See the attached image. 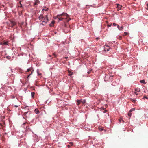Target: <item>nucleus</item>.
Wrapping results in <instances>:
<instances>
[{
  "label": "nucleus",
  "instance_id": "obj_1",
  "mask_svg": "<svg viewBox=\"0 0 148 148\" xmlns=\"http://www.w3.org/2000/svg\"><path fill=\"white\" fill-rule=\"evenodd\" d=\"M38 18L40 22V23L43 25H45L48 22L49 19L47 15H43L42 14H41L39 16Z\"/></svg>",
  "mask_w": 148,
  "mask_h": 148
},
{
  "label": "nucleus",
  "instance_id": "obj_2",
  "mask_svg": "<svg viewBox=\"0 0 148 148\" xmlns=\"http://www.w3.org/2000/svg\"><path fill=\"white\" fill-rule=\"evenodd\" d=\"M69 17V15L66 13H62L61 14L58 15L55 17V19L58 18L59 21H62L64 19H66Z\"/></svg>",
  "mask_w": 148,
  "mask_h": 148
},
{
  "label": "nucleus",
  "instance_id": "obj_3",
  "mask_svg": "<svg viewBox=\"0 0 148 148\" xmlns=\"http://www.w3.org/2000/svg\"><path fill=\"white\" fill-rule=\"evenodd\" d=\"M15 24L16 23L14 21H10V23L9 24V26L10 27H13L15 25Z\"/></svg>",
  "mask_w": 148,
  "mask_h": 148
},
{
  "label": "nucleus",
  "instance_id": "obj_4",
  "mask_svg": "<svg viewBox=\"0 0 148 148\" xmlns=\"http://www.w3.org/2000/svg\"><path fill=\"white\" fill-rule=\"evenodd\" d=\"M110 48L108 45H106L104 46V51H108L109 50Z\"/></svg>",
  "mask_w": 148,
  "mask_h": 148
},
{
  "label": "nucleus",
  "instance_id": "obj_5",
  "mask_svg": "<svg viewBox=\"0 0 148 148\" xmlns=\"http://www.w3.org/2000/svg\"><path fill=\"white\" fill-rule=\"evenodd\" d=\"M34 0V6H35L36 5H37L38 4L40 3V1L39 0Z\"/></svg>",
  "mask_w": 148,
  "mask_h": 148
},
{
  "label": "nucleus",
  "instance_id": "obj_6",
  "mask_svg": "<svg viewBox=\"0 0 148 148\" xmlns=\"http://www.w3.org/2000/svg\"><path fill=\"white\" fill-rule=\"evenodd\" d=\"M117 6L116 7V8L117 9V10L118 11L119 10L121 9V6L119 4H117Z\"/></svg>",
  "mask_w": 148,
  "mask_h": 148
},
{
  "label": "nucleus",
  "instance_id": "obj_7",
  "mask_svg": "<svg viewBox=\"0 0 148 148\" xmlns=\"http://www.w3.org/2000/svg\"><path fill=\"white\" fill-rule=\"evenodd\" d=\"M55 23V21H52V22H51V23L49 24V26H51V27L53 26L54 25Z\"/></svg>",
  "mask_w": 148,
  "mask_h": 148
},
{
  "label": "nucleus",
  "instance_id": "obj_8",
  "mask_svg": "<svg viewBox=\"0 0 148 148\" xmlns=\"http://www.w3.org/2000/svg\"><path fill=\"white\" fill-rule=\"evenodd\" d=\"M135 91L136 92H139L140 91V89L139 88H137L135 89Z\"/></svg>",
  "mask_w": 148,
  "mask_h": 148
},
{
  "label": "nucleus",
  "instance_id": "obj_9",
  "mask_svg": "<svg viewBox=\"0 0 148 148\" xmlns=\"http://www.w3.org/2000/svg\"><path fill=\"white\" fill-rule=\"evenodd\" d=\"M8 42H4V41L1 44L4 45H8Z\"/></svg>",
  "mask_w": 148,
  "mask_h": 148
},
{
  "label": "nucleus",
  "instance_id": "obj_10",
  "mask_svg": "<svg viewBox=\"0 0 148 148\" xmlns=\"http://www.w3.org/2000/svg\"><path fill=\"white\" fill-rule=\"evenodd\" d=\"M77 105H79V104H80L81 102V100H77Z\"/></svg>",
  "mask_w": 148,
  "mask_h": 148
},
{
  "label": "nucleus",
  "instance_id": "obj_11",
  "mask_svg": "<svg viewBox=\"0 0 148 148\" xmlns=\"http://www.w3.org/2000/svg\"><path fill=\"white\" fill-rule=\"evenodd\" d=\"M32 68H30L27 69V72H29V71H33V70L32 71Z\"/></svg>",
  "mask_w": 148,
  "mask_h": 148
},
{
  "label": "nucleus",
  "instance_id": "obj_12",
  "mask_svg": "<svg viewBox=\"0 0 148 148\" xmlns=\"http://www.w3.org/2000/svg\"><path fill=\"white\" fill-rule=\"evenodd\" d=\"M34 112L36 114H38L39 112V111L37 109H36L34 110Z\"/></svg>",
  "mask_w": 148,
  "mask_h": 148
},
{
  "label": "nucleus",
  "instance_id": "obj_13",
  "mask_svg": "<svg viewBox=\"0 0 148 148\" xmlns=\"http://www.w3.org/2000/svg\"><path fill=\"white\" fill-rule=\"evenodd\" d=\"M35 95V93L34 92H31V95L32 98L34 97V96Z\"/></svg>",
  "mask_w": 148,
  "mask_h": 148
},
{
  "label": "nucleus",
  "instance_id": "obj_14",
  "mask_svg": "<svg viewBox=\"0 0 148 148\" xmlns=\"http://www.w3.org/2000/svg\"><path fill=\"white\" fill-rule=\"evenodd\" d=\"M131 113V112H130V111L128 113V115L129 116L131 117V114H132Z\"/></svg>",
  "mask_w": 148,
  "mask_h": 148
},
{
  "label": "nucleus",
  "instance_id": "obj_15",
  "mask_svg": "<svg viewBox=\"0 0 148 148\" xmlns=\"http://www.w3.org/2000/svg\"><path fill=\"white\" fill-rule=\"evenodd\" d=\"M68 73H69V76H71V75H72V73L70 71H68Z\"/></svg>",
  "mask_w": 148,
  "mask_h": 148
},
{
  "label": "nucleus",
  "instance_id": "obj_16",
  "mask_svg": "<svg viewBox=\"0 0 148 148\" xmlns=\"http://www.w3.org/2000/svg\"><path fill=\"white\" fill-rule=\"evenodd\" d=\"M131 101H132V102H133L134 103H135L136 101V100H135V99H131Z\"/></svg>",
  "mask_w": 148,
  "mask_h": 148
},
{
  "label": "nucleus",
  "instance_id": "obj_17",
  "mask_svg": "<svg viewBox=\"0 0 148 148\" xmlns=\"http://www.w3.org/2000/svg\"><path fill=\"white\" fill-rule=\"evenodd\" d=\"M81 102H82V103L83 104H84L85 103H86V100H83V101H82V100H81Z\"/></svg>",
  "mask_w": 148,
  "mask_h": 148
},
{
  "label": "nucleus",
  "instance_id": "obj_18",
  "mask_svg": "<svg viewBox=\"0 0 148 148\" xmlns=\"http://www.w3.org/2000/svg\"><path fill=\"white\" fill-rule=\"evenodd\" d=\"M140 82L141 83H144V84L145 83V82L144 80H140Z\"/></svg>",
  "mask_w": 148,
  "mask_h": 148
},
{
  "label": "nucleus",
  "instance_id": "obj_19",
  "mask_svg": "<svg viewBox=\"0 0 148 148\" xmlns=\"http://www.w3.org/2000/svg\"><path fill=\"white\" fill-rule=\"evenodd\" d=\"M135 110V108H133L131 109L130 110V112H132V111H134Z\"/></svg>",
  "mask_w": 148,
  "mask_h": 148
},
{
  "label": "nucleus",
  "instance_id": "obj_20",
  "mask_svg": "<svg viewBox=\"0 0 148 148\" xmlns=\"http://www.w3.org/2000/svg\"><path fill=\"white\" fill-rule=\"evenodd\" d=\"M124 34H124L123 35V36H125L126 35H127L128 34V33H127L126 32H124Z\"/></svg>",
  "mask_w": 148,
  "mask_h": 148
},
{
  "label": "nucleus",
  "instance_id": "obj_21",
  "mask_svg": "<svg viewBox=\"0 0 148 148\" xmlns=\"http://www.w3.org/2000/svg\"><path fill=\"white\" fill-rule=\"evenodd\" d=\"M33 71H31V73H30V74H29V75L27 77V78H28L29 77V76L32 74V73H33Z\"/></svg>",
  "mask_w": 148,
  "mask_h": 148
},
{
  "label": "nucleus",
  "instance_id": "obj_22",
  "mask_svg": "<svg viewBox=\"0 0 148 148\" xmlns=\"http://www.w3.org/2000/svg\"><path fill=\"white\" fill-rule=\"evenodd\" d=\"M92 71V69H90L89 70L88 72H87V73L88 74L90 73L91 72V71Z\"/></svg>",
  "mask_w": 148,
  "mask_h": 148
},
{
  "label": "nucleus",
  "instance_id": "obj_23",
  "mask_svg": "<svg viewBox=\"0 0 148 148\" xmlns=\"http://www.w3.org/2000/svg\"><path fill=\"white\" fill-rule=\"evenodd\" d=\"M117 28H118V29L119 30H121V29H120V26H119V25H117Z\"/></svg>",
  "mask_w": 148,
  "mask_h": 148
},
{
  "label": "nucleus",
  "instance_id": "obj_24",
  "mask_svg": "<svg viewBox=\"0 0 148 148\" xmlns=\"http://www.w3.org/2000/svg\"><path fill=\"white\" fill-rule=\"evenodd\" d=\"M48 10V9H43L42 10V11H47Z\"/></svg>",
  "mask_w": 148,
  "mask_h": 148
},
{
  "label": "nucleus",
  "instance_id": "obj_25",
  "mask_svg": "<svg viewBox=\"0 0 148 148\" xmlns=\"http://www.w3.org/2000/svg\"><path fill=\"white\" fill-rule=\"evenodd\" d=\"M122 120V119L121 118H120L119 119V122H121Z\"/></svg>",
  "mask_w": 148,
  "mask_h": 148
},
{
  "label": "nucleus",
  "instance_id": "obj_26",
  "mask_svg": "<svg viewBox=\"0 0 148 148\" xmlns=\"http://www.w3.org/2000/svg\"><path fill=\"white\" fill-rule=\"evenodd\" d=\"M122 36H119V40H121L122 39Z\"/></svg>",
  "mask_w": 148,
  "mask_h": 148
},
{
  "label": "nucleus",
  "instance_id": "obj_27",
  "mask_svg": "<svg viewBox=\"0 0 148 148\" xmlns=\"http://www.w3.org/2000/svg\"><path fill=\"white\" fill-rule=\"evenodd\" d=\"M28 113V112H25V113H24V115H26Z\"/></svg>",
  "mask_w": 148,
  "mask_h": 148
},
{
  "label": "nucleus",
  "instance_id": "obj_28",
  "mask_svg": "<svg viewBox=\"0 0 148 148\" xmlns=\"http://www.w3.org/2000/svg\"><path fill=\"white\" fill-rule=\"evenodd\" d=\"M70 145H73V142H70Z\"/></svg>",
  "mask_w": 148,
  "mask_h": 148
},
{
  "label": "nucleus",
  "instance_id": "obj_29",
  "mask_svg": "<svg viewBox=\"0 0 148 148\" xmlns=\"http://www.w3.org/2000/svg\"><path fill=\"white\" fill-rule=\"evenodd\" d=\"M113 25L114 26H116V25H117L116 23H113Z\"/></svg>",
  "mask_w": 148,
  "mask_h": 148
},
{
  "label": "nucleus",
  "instance_id": "obj_30",
  "mask_svg": "<svg viewBox=\"0 0 148 148\" xmlns=\"http://www.w3.org/2000/svg\"><path fill=\"white\" fill-rule=\"evenodd\" d=\"M123 26H121V27H120V29H121V30L123 29Z\"/></svg>",
  "mask_w": 148,
  "mask_h": 148
},
{
  "label": "nucleus",
  "instance_id": "obj_31",
  "mask_svg": "<svg viewBox=\"0 0 148 148\" xmlns=\"http://www.w3.org/2000/svg\"><path fill=\"white\" fill-rule=\"evenodd\" d=\"M53 54L55 57H56V54L55 53H53Z\"/></svg>",
  "mask_w": 148,
  "mask_h": 148
},
{
  "label": "nucleus",
  "instance_id": "obj_32",
  "mask_svg": "<svg viewBox=\"0 0 148 148\" xmlns=\"http://www.w3.org/2000/svg\"><path fill=\"white\" fill-rule=\"evenodd\" d=\"M147 8H146V9L148 10V3L147 4Z\"/></svg>",
  "mask_w": 148,
  "mask_h": 148
},
{
  "label": "nucleus",
  "instance_id": "obj_33",
  "mask_svg": "<svg viewBox=\"0 0 148 148\" xmlns=\"http://www.w3.org/2000/svg\"><path fill=\"white\" fill-rule=\"evenodd\" d=\"M134 93H135V94H136V95H138V94L137 93V92H135Z\"/></svg>",
  "mask_w": 148,
  "mask_h": 148
},
{
  "label": "nucleus",
  "instance_id": "obj_34",
  "mask_svg": "<svg viewBox=\"0 0 148 148\" xmlns=\"http://www.w3.org/2000/svg\"><path fill=\"white\" fill-rule=\"evenodd\" d=\"M144 98H146V99H147V97L146 96H145L144 97Z\"/></svg>",
  "mask_w": 148,
  "mask_h": 148
},
{
  "label": "nucleus",
  "instance_id": "obj_35",
  "mask_svg": "<svg viewBox=\"0 0 148 148\" xmlns=\"http://www.w3.org/2000/svg\"><path fill=\"white\" fill-rule=\"evenodd\" d=\"M71 146L70 145H68V148H69Z\"/></svg>",
  "mask_w": 148,
  "mask_h": 148
},
{
  "label": "nucleus",
  "instance_id": "obj_36",
  "mask_svg": "<svg viewBox=\"0 0 148 148\" xmlns=\"http://www.w3.org/2000/svg\"><path fill=\"white\" fill-rule=\"evenodd\" d=\"M67 25L66 24H64V26L65 27H67Z\"/></svg>",
  "mask_w": 148,
  "mask_h": 148
},
{
  "label": "nucleus",
  "instance_id": "obj_37",
  "mask_svg": "<svg viewBox=\"0 0 148 148\" xmlns=\"http://www.w3.org/2000/svg\"><path fill=\"white\" fill-rule=\"evenodd\" d=\"M106 111H106V110H104L103 111V112L104 113H105Z\"/></svg>",
  "mask_w": 148,
  "mask_h": 148
},
{
  "label": "nucleus",
  "instance_id": "obj_38",
  "mask_svg": "<svg viewBox=\"0 0 148 148\" xmlns=\"http://www.w3.org/2000/svg\"><path fill=\"white\" fill-rule=\"evenodd\" d=\"M111 25H108V27H110V26H111Z\"/></svg>",
  "mask_w": 148,
  "mask_h": 148
},
{
  "label": "nucleus",
  "instance_id": "obj_39",
  "mask_svg": "<svg viewBox=\"0 0 148 148\" xmlns=\"http://www.w3.org/2000/svg\"><path fill=\"white\" fill-rule=\"evenodd\" d=\"M68 57H64V58H65V59H67L68 58Z\"/></svg>",
  "mask_w": 148,
  "mask_h": 148
},
{
  "label": "nucleus",
  "instance_id": "obj_40",
  "mask_svg": "<svg viewBox=\"0 0 148 148\" xmlns=\"http://www.w3.org/2000/svg\"><path fill=\"white\" fill-rule=\"evenodd\" d=\"M26 128H27V129H29V127H27H27H26Z\"/></svg>",
  "mask_w": 148,
  "mask_h": 148
},
{
  "label": "nucleus",
  "instance_id": "obj_41",
  "mask_svg": "<svg viewBox=\"0 0 148 148\" xmlns=\"http://www.w3.org/2000/svg\"><path fill=\"white\" fill-rule=\"evenodd\" d=\"M70 20V19H69L67 20V21H69Z\"/></svg>",
  "mask_w": 148,
  "mask_h": 148
},
{
  "label": "nucleus",
  "instance_id": "obj_42",
  "mask_svg": "<svg viewBox=\"0 0 148 148\" xmlns=\"http://www.w3.org/2000/svg\"><path fill=\"white\" fill-rule=\"evenodd\" d=\"M50 57H51V55H49V56Z\"/></svg>",
  "mask_w": 148,
  "mask_h": 148
},
{
  "label": "nucleus",
  "instance_id": "obj_43",
  "mask_svg": "<svg viewBox=\"0 0 148 148\" xmlns=\"http://www.w3.org/2000/svg\"><path fill=\"white\" fill-rule=\"evenodd\" d=\"M20 5H21V7H22V4H21V3H20Z\"/></svg>",
  "mask_w": 148,
  "mask_h": 148
},
{
  "label": "nucleus",
  "instance_id": "obj_44",
  "mask_svg": "<svg viewBox=\"0 0 148 148\" xmlns=\"http://www.w3.org/2000/svg\"><path fill=\"white\" fill-rule=\"evenodd\" d=\"M15 107H18V106H16V105H15Z\"/></svg>",
  "mask_w": 148,
  "mask_h": 148
},
{
  "label": "nucleus",
  "instance_id": "obj_45",
  "mask_svg": "<svg viewBox=\"0 0 148 148\" xmlns=\"http://www.w3.org/2000/svg\"><path fill=\"white\" fill-rule=\"evenodd\" d=\"M8 57H8V56H7V57H6V58H8Z\"/></svg>",
  "mask_w": 148,
  "mask_h": 148
},
{
  "label": "nucleus",
  "instance_id": "obj_46",
  "mask_svg": "<svg viewBox=\"0 0 148 148\" xmlns=\"http://www.w3.org/2000/svg\"><path fill=\"white\" fill-rule=\"evenodd\" d=\"M102 130V129H101V131Z\"/></svg>",
  "mask_w": 148,
  "mask_h": 148
},
{
  "label": "nucleus",
  "instance_id": "obj_47",
  "mask_svg": "<svg viewBox=\"0 0 148 148\" xmlns=\"http://www.w3.org/2000/svg\"><path fill=\"white\" fill-rule=\"evenodd\" d=\"M25 124V123H24L23 124Z\"/></svg>",
  "mask_w": 148,
  "mask_h": 148
}]
</instances>
